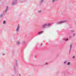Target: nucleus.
<instances>
[{"label":"nucleus","instance_id":"obj_1","mask_svg":"<svg viewBox=\"0 0 76 76\" xmlns=\"http://www.w3.org/2000/svg\"><path fill=\"white\" fill-rule=\"evenodd\" d=\"M19 25H18L17 27L16 31H18L19 30Z\"/></svg>","mask_w":76,"mask_h":76},{"label":"nucleus","instance_id":"obj_2","mask_svg":"<svg viewBox=\"0 0 76 76\" xmlns=\"http://www.w3.org/2000/svg\"><path fill=\"white\" fill-rule=\"evenodd\" d=\"M68 38H67L66 39H64V40H65V41H68Z\"/></svg>","mask_w":76,"mask_h":76},{"label":"nucleus","instance_id":"obj_3","mask_svg":"<svg viewBox=\"0 0 76 76\" xmlns=\"http://www.w3.org/2000/svg\"><path fill=\"white\" fill-rule=\"evenodd\" d=\"M70 62H68L67 64V65H69L70 64Z\"/></svg>","mask_w":76,"mask_h":76},{"label":"nucleus","instance_id":"obj_4","mask_svg":"<svg viewBox=\"0 0 76 76\" xmlns=\"http://www.w3.org/2000/svg\"><path fill=\"white\" fill-rule=\"evenodd\" d=\"M17 44H20V42H18L17 43Z\"/></svg>","mask_w":76,"mask_h":76},{"label":"nucleus","instance_id":"obj_5","mask_svg":"<svg viewBox=\"0 0 76 76\" xmlns=\"http://www.w3.org/2000/svg\"><path fill=\"white\" fill-rule=\"evenodd\" d=\"M46 25H47V24H44L43 25V26H46Z\"/></svg>","mask_w":76,"mask_h":76},{"label":"nucleus","instance_id":"obj_6","mask_svg":"<svg viewBox=\"0 0 76 76\" xmlns=\"http://www.w3.org/2000/svg\"><path fill=\"white\" fill-rule=\"evenodd\" d=\"M70 48L71 49V48H72V45H70Z\"/></svg>","mask_w":76,"mask_h":76},{"label":"nucleus","instance_id":"obj_7","mask_svg":"<svg viewBox=\"0 0 76 76\" xmlns=\"http://www.w3.org/2000/svg\"><path fill=\"white\" fill-rule=\"evenodd\" d=\"M56 0H53L52 2H54V1H56Z\"/></svg>","mask_w":76,"mask_h":76},{"label":"nucleus","instance_id":"obj_8","mask_svg":"<svg viewBox=\"0 0 76 76\" xmlns=\"http://www.w3.org/2000/svg\"><path fill=\"white\" fill-rule=\"evenodd\" d=\"M5 22H6L5 21H3V23H4H4H5Z\"/></svg>","mask_w":76,"mask_h":76},{"label":"nucleus","instance_id":"obj_9","mask_svg":"<svg viewBox=\"0 0 76 76\" xmlns=\"http://www.w3.org/2000/svg\"><path fill=\"white\" fill-rule=\"evenodd\" d=\"M72 58H75V56H73L72 57Z\"/></svg>","mask_w":76,"mask_h":76},{"label":"nucleus","instance_id":"obj_10","mask_svg":"<svg viewBox=\"0 0 76 76\" xmlns=\"http://www.w3.org/2000/svg\"><path fill=\"white\" fill-rule=\"evenodd\" d=\"M69 39L72 38V37L70 36V37H69Z\"/></svg>","mask_w":76,"mask_h":76},{"label":"nucleus","instance_id":"obj_11","mask_svg":"<svg viewBox=\"0 0 76 76\" xmlns=\"http://www.w3.org/2000/svg\"><path fill=\"white\" fill-rule=\"evenodd\" d=\"M66 63V61H64V63L65 64V63Z\"/></svg>","mask_w":76,"mask_h":76},{"label":"nucleus","instance_id":"obj_12","mask_svg":"<svg viewBox=\"0 0 76 76\" xmlns=\"http://www.w3.org/2000/svg\"><path fill=\"white\" fill-rule=\"evenodd\" d=\"M64 22V21H62V23H63V22Z\"/></svg>","mask_w":76,"mask_h":76},{"label":"nucleus","instance_id":"obj_13","mask_svg":"<svg viewBox=\"0 0 76 76\" xmlns=\"http://www.w3.org/2000/svg\"><path fill=\"white\" fill-rule=\"evenodd\" d=\"M41 34L40 33H38L39 34Z\"/></svg>","mask_w":76,"mask_h":76},{"label":"nucleus","instance_id":"obj_14","mask_svg":"<svg viewBox=\"0 0 76 76\" xmlns=\"http://www.w3.org/2000/svg\"><path fill=\"white\" fill-rule=\"evenodd\" d=\"M75 34H73L74 36H75Z\"/></svg>","mask_w":76,"mask_h":76},{"label":"nucleus","instance_id":"obj_15","mask_svg":"<svg viewBox=\"0 0 76 76\" xmlns=\"http://www.w3.org/2000/svg\"><path fill=\"white\" fill-rule=\"evenodd\" d=\"M46 64H47V63H46Z\"/></svg>","mask_w":76,"mask_h":76}]
</instances>
